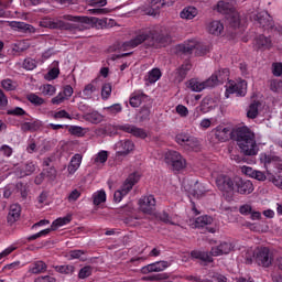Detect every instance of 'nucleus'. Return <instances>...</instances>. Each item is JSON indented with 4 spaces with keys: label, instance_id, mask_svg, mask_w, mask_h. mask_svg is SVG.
I'll list each match as a JSON object with an SVG mask.
<instances>
[{
    "label": "nucleus",
    "instance_id": "nucleus-11",
    "mask_svg": "<svg viewBox=\"0 0 282 282\" xmlns=\"http://www.w3.org/2000/svg\"><path fill=\"white\" fill-rule=\"evenodd\" d=\"M156 200L154 195L142 196L139 199V209L144 215H153L155 213Z\"/></svg>",
    "mask_w": 282,
    "mask_h": 282
},
{
    "label": "nucleus",
    "instance_id": "nucleus-5",
    "mask_svg": "<svg viewBox=\"0 0 282 282\" xmlns=\"http://www.w3.org/2000/svg\"><path fill=\"white\" fill-rule=\"evenodd\" d=\"M140 182V174L138 173H132L128 176V180L124 181L122 184L121 188L116 191L113 194V199L116 204H120L129 193L133 189V186Z\"/></svg>",
    "mask_w": 282,
    "mask_h": 282
},
{
    "label": "nucleus",
    "instance_id": "nucleus-1",
    "mask_svg": "<svg viewBox=\"0 0 282 282\" xmlns=\"http://www.w3.org/2000/svg\"><path fill=\"white\" fill-rule=\"evenodd\" d=\"M64 19L66 21H73V23L45 18L40 24L42 28H50V30H67L73 34H76V32H85V30H89V28H94V25L102 28V25L107 24L105 20L98 18L64 15Z\"/></svg>",
    "mask_w": 282,
    "mask_h": 282
},
{
    "label": "nucleus",
    "instance_id": "nucleus-30",
    "mask_svg": "<svg viewBox=\"0 0 282 282\" xmlns=\"http://www.w3.org/2000/svg\"><path fill=\"white\" fill-rule=\"evenodd\" d=\"M207 87H212L210 84H208V79L203 83L197 82V79L189 80V89H192V91H204Z\"/></svg>",
    "mask_w": 282,
    "mask_h": 282
},
{
    "label": "nucleus",
    "instance_id": "nucleus-10",
    "mask_svg": "<svg viewBox=\"0 0 282 282\" xmlns=\"http://www.w3.org/2000/svg\"><path fill=\"white\" fill-rule=\"evenodd\" d=\"M235 178L227 174H220L216 177V186L221 193H232L235 191Z\"/></svg>",
    "mask_w": 282,
    "mask_h": 282
},
{
    "label": "nucleus",
    "instance_id": "nucleus-63",
    "mask_svg": "<svg viewBox=\"0 0 282 282\" xmlns=\"http://www.w3.org/2000/svg\"><path fill=\"white\" fill-rule=\"evenodd\" d=\"M79 198H80V191L78 189H73L67 197L68 202H77Z\"/></svg>",
    "mask_w": 282,
    "mask_h": 282
},
{
    "label": "nucleus",
    "instance_id": "nucleus-45",
    "mask_svg": "<svg viewBox=\"0 0 282 282\" xmlns=\"http://www.w3.org/2000/svg\"><path fill=\"white\" fill-rule=\"evenodd\" d=\"M15 28H18V30H20V32H25L29 34H32V32H34V26H32V24H28L25 22H15Z\"/></svg>",
    "mask_w": 282,
    "mask_h": 282
},
{
    "label": "nucleus",
    "instance_id": "nucleus-4",
    "mask_svg": "<svg viewBox=\"0 0 282 282\" xmlns=\"http://www.w3.org/2000/svg\"><path fill=\"white\" fill-rule=\"evenodd\" d=\"M164 162L174 173L184 171L187 164L182 153L175 150H170L165 153Z\"/></svg>",
    "mask_w": 282,
    "mask_h": 282
},
{
    "label": "nucleus",
    "instance_id": "nucleus-15",
    "mask_svg": "<svg viewBox=\"0 0 282 282\" xmlns=\"http://www.w3.org/2000/svg\"><path fill=\"white\" fill-rule=\"evenodd\" d=\"M193 68V64L189 61H185L182 66L176 68L173 73L174 83H183L188 72Z\"/></svg>",
    "mask_w": 282,
    "mask_h": 282
},
{
    "label": "nucleus",
    "instance_id": "nucleus-57",
    "mask_svg": "<svg viewBox=\"0 0 282 282\" xmlns=\"http://www.w3.org/2000/svg\"><path fill=\"white\" fill-rule=\"evenodd\" d=\"M0 152L2 153V155H4V158H12V153H14V150L12 149V147L3 144L0 147Z\"/></svg>",
    "mask_w": 282,
    "mask_h": 282
},
{
    "label": "nucleus",
    "instance_id": "nucleus-7",
    "mask_svg": "<svg viewBox=\"0 0 282 282\" xmlns=\"http://www.w3.org/2000/svg\"><path fill=\"white\" fill-rule=\"evenodd\" d=\"M254 260L261 268H270L274 261V253L268 247H260L254 251Z\"/></svg>",
    "mask_w": 282,
    "mask_h": 282
},
{
    "label": "nucleus",
    "instance_id": "nucleus-29",
    "mask_svg": "<svg viewBox=\"0 0 282 282\" xmlns=\"http://www.w3.org/2000/svg\"><path fill=\"white\" fill-rule=\"evenodd\" d=\"M198 14L197 8L195 7H185L181 13V19H185L186 21H191L195 19V17Z\"/></svg>",
    "mask_w": 282,
    "mask_h": 282
},
{
    "label": "nucleus",
    "instance_id": "nucleus-13",
    "mask_svg": "<svg viewBox=\"0 0 282 282\" xmlns=\"http://www.w3.org/2000/svg\"><path fill=\"white\" fill-rule=\"evenodd\" d=\"M230 78V70L228 68H223L215 74H213L208 79L207 84L212 87H216V85H223V83H226Z\"/></svg>",
    "mask_w": 282,
    "mask_h": 282
},
{
    "label": "nucleus",
    "instance_id": "nucleus-59",
    "mask_svg": "<svg viewBox=\"0 0 282 282\" xmlns=\"http://www.w3.org/2000/svg\"><path fill=\"white\" fill-rule=\"evenodd\" d=\"M34 171H36V164H34V162H28L24 165V175H32Z\"/></svg>",
    "mask_w": 282,
    "mask_h": 282
},
{
    "label": "nucleus",
    "instance_id": "nucleus-42",
    "mask_svg": "<svg viewBox=\"0 0 282 282\" xmlns=\"http://www.w3.org/2000/svg\"><path fill=\"white\" fill-rule=\"evenodd\" d=\"M55 270L56 272H59V274H72L76 271V267L72 264H64L55 267Z\"/></svg>",
    "mask_w": 282,
    "mask_h": 282
},
{
    "label": "nucleus",
    "instance_id": "nucleus-46",
    "mask_svg": "<svg viewBox=\"0 0 282 282\" xmlns=\"http://www.w3.org/2000/svg\"><path fill=\"white\" fill-rule=\"evenodd\" d=\"M108 159L109 153L105 150H101L95 158V164H105V162H107Z\"/></svg>",
    "mask_w": 282,
    "mask_h": 282
},
{
    "label": "nucleus",
    "instance_id": "nucleus-19",
    "mask_svg": "<svg viewBox=\"0 0 282 282\" xmlns=\"http://www.w3.org/2000/svg\"><path fill=\"white\" fill-rule=\"evenodd\" d=\"M213 133L218 142H228L232 135V129L230 127L217 126L213 130Z\"/></svg>",
    "mask_w": 282,
    "mask_h": 282
},
{
    "label": "nucleus",
    "instance_id": "nucleus-43",
    "mask_svg": "<svg viewBox=\"0 0 282 282\" xmlns=\"http://www.w3.org/2000/svg\"><path fill=\"white\" fill-rule=\"evenodd\" d=\"M91 274H94V267L85 265L79 270L78 279H88V276H91Z\"/></svg>",
    "mask_w": 282,
    "mask_h": 282
},
{
    "label": "nucleus",
    "instance_id": "nucleus-39",
    "mask_svg": "<svg viewBox=\"0 0 282 282\" xmlns=\"http://www.w3.org/2000/svg\"><path fill=\"white\" fill-rule=\"evenodd\" d=\"M226 19L231 28H239L241 20L239 19V13L237 11H231V13L226 15Z\"/></svg>",
    "mask_w": 282,
    "mask_h": 282
},
{
    "label": "nucleus",
    "instance_id": "nucleus-50",
    "mask_svg": "<svg viewBox=\"0 0 282 282\" xmlns=\"http://www.w3.org/2000/svg\"><path fill=\"white\" fill-rule=\"evenodd\" d=\"M271 91L279 94L282 90V80L281 79H272L270 83Z\"/></svg>",
    "mask_w": 282,
    "mask_h": 282
},
{
    "label": "nucleus",
    "instance_id": "nucleus-8",
    "mask_svg": "<svg viewBox=\"0 0 282 282\" xmlns=\"http://www.w3.org/2000/svg\"><path fill=\"white\" fill-rule=\"evenodd\" d=\"M231 94L240 97L246 96L248 94V82L240 80L239 83H235L234 80H229L226 85L225 97L230 98Z\"/></svg>",
    "mask_w": 282,
    "mask_h": 282
},
{
    "label": "nucleus",
    "instance_id": "nucleus-33",
    "mask_svg": "<svg viewBox=\"0 0 282 282\" xmlns=\"http://www.w3.org/2000/svg\"><path fill=\"white\" fill-rule=\"evenodd\" d=\"M213 224V217L205 215L195 219V228H206Z\"/></svg>",
    "mask_w": 282,
    "mask_h": 282
},
{
    "label": "nucleus",
    "instance_id": "nucleus-53",
    "mask_svg": "<svg viewBox=\"0 0 282 282\" xmlns=\"http://www.w3.org/2000/svg\"><path fill=\"white\" fill-rule=\"evenodd\" d=\"M7 115L21 117V116H28V112L23 110V108L21 107H15L13 109L8 110Z\"/></svg>",
    "mask_w": 282,
    "mask_h": 282
},
{
    "label": "nucleus",
    "instance_id": "nucleus-40",
    "mask_svg": "<svg viewBox=\"0 0 282 282\" xmlns=\"http://www.w3.org/2000/svg\"><path fill=\"white\" fill-rule=\"evenodd\" d=\"M105 202H107V193L104 189L93 194V204L95 206H100V204H105Z\"/></svg>",
    "mask_w": 282,
    "mask_h": 282
},
{
    "label": "nucleus",
    "instance_id": "nucleus-62",
    "mask_svg": "<svg viewBox=\"0 0 282 282\" xmlns=\"http://www.w3.org/2000/svg\"><path fill=\"white\" fill-rule=\"evenodd\" d=\"M61 74V69L54 67L52 69L48 70L47 73V79L48 80H56V77Z\"/></svg>",
    "mask_w": 282,
    "mask_h": 282
},
{
    "label": "nucleus",
    "instance_id": "nucleus-24",
    "mask_svg": "<svg viewBox=\"0 0 282 282\" xmlns=\"http://www.w3.org/2000/svg\"><path fill=\"white\" fill-rule=\"evenodd\" d=\"M147 100H149V96H147L144 93L134 91L131 94L129 102L132 107L135 108V107H140L142 102H147Z\"/></svg>",
    "mask_w": 282,
    "mask_h": 282
},
{
    "label": "nucleus",
    "instance_id": "nucleus-48",
    "mask_svg": "<svg viewBox=\"0 0 282 282\" xmlns=\"http://www.w3.org/2000/svg\"><path fill=\"white\" fill-rule=\"evenodd\" d=\"M106 111H108V113H110L111 116H116V115L122 112V105L113 104L109 107H106Z\"/></svg>",
    "mask_w": 282,
    "mask_h": 282
},
{
    "label": "nucleus",
    "instance_id": "nucleus-18",
    "mask_svg": "<svg viewBox=\"0 0 282 282\" xmlns=\"http://www.w3.org/2000/svg\"><path fill=\"white\" fill-rule=\"evenodd\" d=\"M235 186L240 195H250L254 191V185L250 180L237 178Z\"/></svg>",
    "mask_w": 282,
    "mask_h": 282
},
{
    "label": "nucleus",
    "instance_id": "nucleus-16",
    "mask_svg": "<svg viewBox=\"0 0 282 282\" xmlns=\"http://www.w3.org/2000/svg\"><path fill=\"white\" fill-rule=\"evenodd\" d=\"M119 131H124V133H130L134 138H141V140H144L147 138V131L142 128H138L133 124L124 123L119 126Z\"/></svg>",
    "mask_w": 282,
    "mask_h": 282
},
{
    "label": "nucleus",
    "instance_id": "nucleus-52",
    "mask_svg": "<svg viewBox=\"0 0 282 282\" xmlns=\"http://www.w3.org/2000/svg\"><path fill=\"white\" fill-rule=\"evenodd\" d=\"M109 96H111V84H104L101 88L102 100H108Z\"/></svg>",
    "mask_w": 282,
    "mask_h": 282
},
{
    "label": "nucleus",
    "instance_id": "nucleus-14",
    "mask_svg": "<svg viewBox=\"0 0 282 282\" xmlns=\"http://www.w3.org/2000/svg\"><path fill=\"white\" fill-rule=\"evenodd\" d=\"M254 21L263 29V30H276L274 28V22L272 21V17L267 11H261L254 15Z\"/></svg>",
    "mask_w": 282,
    "mask_h": 282
},
{
    "label": "nucleus",
    "instance_id": "nucleus-55",
    "mask_svg": "<svg viewBox=\"0 0 282 282\" xmlns=\"http://www.w3.org/2000/svg\"><path fill=\"white\" fill-rule=\"evenodd\" d=\"M271 170H269L268 175L270 182H272V184H274V186H276V188H280L282 191V176H274L270 173Z\"/></svg>",
    "mask_w": 282,
    "mask_h": 282
},
{
    "label": "nucleus",
    "instance_id": "nucleus-56",
    "mask_svg": "<svg viewBox=\"0 0 282 282\" xmlns=\"http://www.w3.org/2000/svg\"><path fill=\"white\" fill-rule=\"evenodd\" d=\"M1 85L6 89V91H14L17 89V86L14 85V82H12V79H3L1 82Z\"/></svg>",
    "mask_w": 282,
    "mask_h": 282
},
{
    "label": "nucleus",
    "instance_id": "nucleus-44",
    "mask_svg": "<svg viewBox=\"0 0 282 282\" xmlns=\"http://www.w3.org/2000/svg\"><path fill=\"white\" fill-rule=\"evenodd\" d=\"M68 133H70V135H76L77 138H83V135H85V128L80 126H70Z\"/></svg>",
    "mask_w": 282,
    "mask_h": 282
},
{
    "label": "nucleus",
    "instance_id": "nucleus-49",
    "mask_svg": "<svg viewBox=\"0 0 282 282\" xmlns=\"http://www.w3.org/2000/svg\"><path fill=\"white\" fill-rule=\"evenodd\" d=\"M43 96H54L56 94V87L52 84H46L42 88Z\"/></svg>",
    "mask_w": 282,
    "mask_h": 282
},
{
    "label": "nucleus",
    "instance_id": "nucleus-38",
    "mask_svg": "<svg viewBox=\"0 0 282 282\" xmlns=\"http://www.w3.org/2000/svg\"><path fill=\"white\" fill-rule=\"evenodd\" d=\"M217 8H218V12H220L221 14H226V17H228V14L235 11V8H232L230 2H226V1H219L217 4Z\"/></svg>",
    "mask_w": 282,
    "mask_h": 282
},
{
    "label": "nucleus",
    "instance_id": "nucleus-2",
    "mask_svg": "<svg viewBox=\"0 0 282 282\" xmlns=\"http://www.w3.org/2000/svg\"><path fill=\"white\" fill-rule=\"evenodd\" d=\"M144 41H149L148 47H155L158 50L160 47H166L171 43L172 37L169 34L158 33L156 31H139L132 40L124 43V46L134 48L138 45H142Z\"/></svg>",
    "mask_w": 282,
    "mask_h": 282
},
{
    "label": "nucleus",
    "instance_id": "nucleus-20",
    "mask_svg": "<svg viewBox=\"0 0 282 282\" xmlns=\"http://www.w3.org/2000/svg\"><path fill=\"white\" fill-rule=\"evenodd\" d=\"M171 263L169 261H158L151 264H148L141 269L142 274H149L151 272H164Z\"/></svg>",
    "mask_w": 282,
    "mask_h": 282
},
{
    "label": "nucleus",
    "instance_id": "nucleus-37",
    "mask_svg": "<svg viewBox=\"0 0 282 282\" xmlns=\"http://www.w3.org/2000/svg\"><path fill=\"white\" fill-rule=\"evenodd\" d=\"M173 3H175V0H151L150 6L152 10H160L164 6L171 7Z\"/></svg>",
    "mask_w": 282,
    "mask_h": 282
},
{
    "label": "nucleus",
    "instance_id": "nucleus-9",
    "mask_svg": "<svg viewBox=\"0 0 282 282\" xmlns=\"http://www.w3.org/2000/svg\"><path fill=\"white\" fill-rule=\"evenodd\" d=\"M260 162L267 169V173H270V170L276 169L278 173H282V160L281 158L272 154H260Z\"/></svg>",
    "mask_w": 282,
    "mask_h": 282
},
{
    "label": "nucleus",
    "instance_id": "nucleus-47",
    "mask_svg": "<svg viewBox=\"0 0 282 282\" xmlns=\"http://www.w3.org/2000/svg\"><path fill=\"white\" fill-rule=\"evenodd\" d=\"M23 68L28 72H32V69H36V59L28 57L23 62Z\"/></svg>",
    "mask_w": 282,
    "mask_h": 282
},
{
    "label": "nucleus",
    "instance_id": "nucleus-28",
    "mask_svg": "<svg viewBox=\"0 0 282 282\" xmlns=\"http://www.w3.org/2000/svg\"><path fill=\"white\" fill-rule=\"evenodd\" d=\"M162 78V70L160 68H152L148 72V76L145 77V80L149 85H154V83H158Z\"/></svg>",
    "mask_w": 282,
    "mask_h": 282
},
{
    "label": "nucleus",
    "instance_id": "nucleus-41",
    "mask_svg": "<svg viewBox=\"0 0 282 282\" xmlns=\"http://www.w3.org/2000/svg\"><path fill=\"white\" fill-rule=\"evenodd\" d=\"M22 131H39L41 129V122H24L21 126Z\"/></svg>",
    "mask_w": 282,
    "mask_h": 282
},
{
    "label": "nucleus",
    "instance_id": "nucleus-51",
    "mask_svg": "<svg viewBox=\"0 0 282 282\" xmlns=\"http://www.w3.org/2000/svg\"><path fill=\"white\" fill-rule=\"evenodd\" d=\"M94 91H96V86H94V84H87L83 89V96H85V98H91Z\"/></svg>",
    "mask_w": 282,
    "mask_h": 282
},
{
    "label": "nucleus",
    "instance_id": "nucleus-54",
    "mask_svg": "<svg viewBox=\"0 0 282 282\" xmlns=\"http://www.w3.org/2000/svg\"><path fill=\"white\" fill-rule=\"evenodd\" d=\"M54 120H62L65 118L66 120H72V115L66 110H59L53 115Z\"/></svg>",
    "mask_w": 282,
    "mask_h": 282
},
{
    "label": "nucleus",
    "instance_id": "nucleus-60",
    "mask_svg": "<svg viewBox=\"0 0 282 282\" xmlns=\"http://www.w3.org/2000/svg\"><path fill=\"white\" fill-rule=\"evenodd\" d=\"M176 113L181 116V118H186L188 116V108L184 105H177L176 106Z\"/></svg>",
    "mask_w": 282,
    "mask_h": 282
},
{
    "label": "nucleus",
    "instance_id": "nucleus-26",
    "mask_svg": "<svg viewBox=\"0 0 282 282\" xmlns=\"http://www.w3.org/2000/svg\"><path fill=\"white\" fill-rule=\"evenodd\" d=\"M192 259H196L197 261H202L203 263H213V254L207 251L193 250L191 252Z\"/></svg>",
    "mask_w": 282,
    "mask_h": 282
},
{
    "label": "nucleus",
    "instance_id": "nucleus-34",
    "mask_svg": "<svg viewBox=\"0 0 282 282\" xmlns=\"http://www.w3.org/2000/svg\"><path fill=\"white\" fill-rule=\"evenodd\" d=\"M259 107H261V102H259V101L251 102L247 110V118L254 120V118H257V116H259Z\"/></svg>",
    "mask_w": 282,
    "mask_h": 282
},
{
    "label": "nucleus",
    "instance_id": "nucleus-64",
    "mask_svg": "<svg viewBox=\"0 0 282 282\" xmlns=\"http://www.w3.org/2000/svg\"><path fill=\"white\" fill-rule=\"evenodd\" d=\"M34 282H56V278L52 275H42L36 278Z\"/></svg>",
    "mask_w": 282,
    "mask_h": 282
},
{
    "label": "nucleus",
    "instance_id": "nucleus-12",
    "mask_svg": "<svg viewBox=\"0 0 282 282\" xmlns=\"http://www.w3.org/2000/svg\"><path fill=\"white\" fill-rule=\"evenodd\" d=\"M175 140L177 144H180L181 147H187V149H197V147H199V141L197 140V138L186 132L178 133Z\"/></svg>",
    "mask_w": 282,
    "mask_h": 282
},
{
    "label": "nucleus",
    "instance_id": "nucleus-23",
    "mask_svg": "<svg viewBox=\"0 0 282 282\" xmlns=\"http://www.w3.org/2000/svg\"><path fill=\"white\" fill-rule=\"evenodd\" d=\"M20 218H21V205L12 204L9 208V214L7 217L8 224L12 226V224H15V221H19Z\"/></svg>",
    "mask_w": 282,
    "mask_h": 282
},
{
    "label": "nucleus",
    "instance_id": "nucleus-17",
    "mask_svg": "<svg viewBox=\"0 0 282 282\" xmlns=\"http://www.w3.org/2000/svg\"><path fill=\"white\" fill-rule=\"evenodd\" d=\"M134 147L135 145L133 144V141L129 139L119 141L117 143V149H120V150L116 153V158L118 160H120V158H127V155L130 154L131 151H133Z\"/></svg>",
    "mask_w": 282,
    "mask_h": 282
},
{
    "label": "nucleus",
    "instance_id": "nucleus-35",
    "mask_svg": "<svg viewBox=\"0 0 282 282\" xmlns=\"http://www.w3.org/2000/svg\"><path fill=\"white\" fill-rule=\"evenodd\" d=\"M84 118L87 122H91V124H100V121L102 120V115H100L98 111H93L86 113Z\"/></svg>",
    "mask_w": 282,
    "mask_h": 282
},
{
    "label": "nucleus",
    "instance_id": "nucleus-31",
    "mask_svg": "<svg viewBox=\"0 0 282 282\" xmlns=\"http://www.w3.org/2000/svg\"><path fill=\"white\" fill-rule=\"evenodd\" d=\"M72 223V215H67L65 217H59L52 223V230H58L62 226H67V224Z\"/></svg>",
    "mask_w": 282,
    "mask_h": 282
},
{
    "label": "nucleus",
    "instance_id": "nucleus-36",
    "mask_svg": "<svg viewBox=\"0 0 282 282\" xmlns=\"http://www.w3.org/2000/svg\"><path fill=\"white\" fill-rule=\"evenodd\" d=\"M26 100L31 102L33 107H41L42 105H45V99H43V97H39V95L34 93L26 95Z\"/></svg>",
    "mask_w": 282,
    "mask_h": 282
},
{
    "label": "nucleus",
    "instance_id": "nucleus-58",
    "mask_svg": "<svg viewBox=\"0 0 282 282\" xmlns=\"http://www.w3.org/2000/svg\"><path fill=\"white\" fill-rule=\"evenodd\" d=\"M17 188L19 193L21 194L22 199H28V185L23 183H18Z\"/></svg>",
    "mask_w": 282,
    "mask_h": 282
},
{
    "label": "nucleus",
    "instance_id": "nucleus-3",
    "mask_svg": "<svg viewBox=\"0 0 282 282\" xmlns=\"http://www.w3.org/2000/svg\"><path fill=\"white\" fill-rule=\"evenodd\" d=\"M234 140H236L243 155L252 156L259 153V147L257 145V140L254 139V132H252L250 128L246 126L238 128L234 132Z\"/></svg>",
    "mask_w": 282,
    "mask_h": 282
},
{
    "label": "nucleus",
    "instance_id": "nucleus-61",
    "mask_svg": "<svg viewBox=\"0 0 282 282\" xmlns=\"http://www.w3.org/2000/svg\"><path fill=\"white\" fill-rule=\"evenodd\" d=\"M272 74L273 76H282V63L272 64Z\"/></svg>",
    "mask_w": 282,
    "mask_h": 282
},
{
    "label": "nucleus",
    "instance_id": "nucleus-21",
    "mask_svg": "<svg viewBox=\"0 0 282 282\" xmlns=\"http://www.w3.org/2000/svg\"><path fill=\"white\" fill-rule=\"evenodd\" d=\"M254 47L256 50H260V52H265V50H271L272 39L270 36L260 34L254 39Z\"/></svg>",
    "mask_w": 282,
    "mask_h": 282
},
{
    "label": "nucleus",
    "instance_id": "nucleus-22",
    "mask_svg": "<svg viewBox=\"0 0 282 282\" xmlns=\"http://www.w3.org/2000/svg\"><path fill=\"white\" fill-rule=\"evenodd\" d=\"M235 248L231 242H221L217 247H213L210 250L212 257H221V254H229V252Z\"/></svg>",
    "mask_w": 282,
    "mask_h": 282
},
{
    "label": "nucleus",
    "instance_id": "nucleus-27",
    "mask_svg": "<svg viewBox=\"0 0 282 282\" xmlns=\"http://www.w3.org/2000/svg\"><path fill=\"white\" fill-rule=\"evenodd\" d=\"M82 163H83V155L80 154L73 155L67 167L68 174L74 175V173H76V171L80 169Z\"/></svg>",
    "mask_w": 282,
    "mask_h": 282
},
{
    "label": "nucleus",
    "instance_id": "nucleus-25",
    "mask_svg": "<svg viewBox=\"0 0 282 282\" xmlns=\"http://www.w3.org/2000/svg\"><path fill=\"white\" fill-rule=\"evenodd\" d=\"M29 272L31 274H43L47 272V263L43 260H37L29 265Z\"/></svg>",
    "mask_w": 282,
    "mask_h": 282
},
{
    "label": "nucleus",
    "instance_id": "nucleus-6",
    "mask_svg": "<svg viewBox=\"0 0 282 282\" xmlns=\"http://www.w3.org/2000/svg\"><path fill=\"white\" fill-rule=\"evenodd\" d=\"M176 52H180L181 54H192L193 52H195L196 56H204L205 54H208V46L191 40L177 45Z\"/></svg>",
    "mask_w": 282,
    "mask_h": 282
},
{
    "label": "nucleus",
    "instance_id": "nucleus-32",
    "mask_svg": "<svg viewBox=\"0 0 282 282\" xmlns=\"http://www.w3.org/2000/svg\"><path fill=\"white\" fill-rule=\"evenodd\" d=\"M209 34H214L215 36H219L221 32H224V24L219 21H213L208 25Z\"/></svg>",
    "mask_w": 282,
    "mask_h": 282
}]
</instances>
